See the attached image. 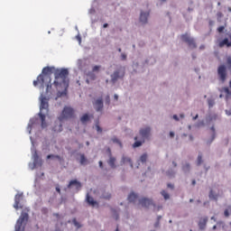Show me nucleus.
<instances>
[{"label": "nucleus", "instance_id": "1", "mask_svg": "<svg viewBox=\"0 0 231 231\" xmlns=\"http://www.w3.org/2000/svg\"><path fill=\"white\" fill-rule=\"evenodd\" d=\"M69 75V71L68 69H54V88L56 89L61 88V89H64V93H66L68 88H69V79H68Z\"/></svg>", "mask_w": 231, "mask_h": 231}, {"label": "nucleus", "instance_id": "2", "mask_svg": "<svg viewBox=\"0 0 231 231\" xmlns=\"http://www.w3.org/2000/svg\"><path fill=\"white\" fill-rule=\"evenodd\" d=\"M55 71L54 67H45L42 69V74L37 77V80L33 81V86L37 87L39 84L44 88V84H51V75Z\"/></svg>", "mask_w": 231, "mask_h": 231}, {"label": "nucleus", "instance_id": "3", "mask_svg": "<svg viewBox=\"0 0 231 231\" xmlns=\"http://www.w3.org/2000/svg\"><path fill=\"white\" fill-rule=\"evenodd\" d=\"M226 65L225 64L219 65L217 69L218 80L219 82H221V84H225V82H226V79L228 77V73L226 72V69L231 71V56L226 58Z\"/></svg>", "mask_w": 231, "mask_h": 231}, {"label": "nucleus", "instance_id": "4", "mask_svg": "<svg viewBox=\"0 0 231 231\" xmlns=\"http://www.w3.org/2000/svg\"><path fill=\"white\" fill-rule=\"evenodd\" d=\"M71 118H75V109L71 106H65L59 116L60 122H64V120H71Z\"/></svg>", "mask_w": 231, "mask_h": 231}, {"label": "nucleus", "instance_id": "5", "mask_svg": "<svg viewBox=\"0 0 231 231\" xmlns=\"http://www.w3.org/2000/svg\"><path fill=\"white\" fill-rule=\"evenodd\" d=\"M180 41L185 42L190 50H196L198 48V44H196V40L190 36L189 33H184L180 35Z\"/></svg>", "mask_w": 231, "mask_h": 231}, {"label": "nucleus", "instance_id": "6", "mask_svg": "<svg viewBox=\"0 0 231 231\" xmlns=\"http://www.w3.org/2000/svg\"><path fill=\"white\" fill-rule=\"evenodd\" d=\"M134 143L133 144L134 149L136 147H142V144L145 142V129H141L139 135L134 137Z\"/></svg>", "mask_w": 231, "mask_h": 231}, {"label": "nucleus", "instance_id": "7", "mask_svg": "<svg viewBox=\"0 0 231 231\" xmlns=\"http://www.w3.org/2000/svg\"><path fill=\"white\" fill-rule=\"evenodd\" d=\"M49 100H50V98L44 97L43 95L41 96V97H40V101H41L40 109H41V111H43V109L48 111V107H50V104L48 103Z\"/></svg>", "mask_w": 231, "mask_h": 231}, {"label": "nucleus", "instance_id": "8", "mask_svg": "<svg viewBox=\"0 0 231 231\" xmlns=\"http://www.w3.org/2000/svg\"><path fill=\"white\" fill-rule=\"evenodd\" d=\"M220 93H226V97H225V100H226V106L230 105V98H231V91L230 88L228 87H224L223 88H219Z\"/></svg>", "mask_w": 231, "mask_h": 231}, {"label": "nucleus", "instance_id": "9", "mask_svg": "<svg viewBox=\"0 0 231 231\" xmlns=\"http://www.w3.org/2000/svg\"><path fill=\"white\" fill-rule=\"evenodd\" d=\"M227 36L228 38H225L218 43L219 48H225V46L231 48V32L227 33Z\"/></svg>", "mask_w": 231, "mask_h": 231}, {"label": "nucleus", "instance_id": "10", "mask_svg": "<svg viewBox=\"0 0 231 231\" xmlns=\"http://www.w3.org/2000/svg\"><path fill=\"white\" fill-rule=\"evenodd\" d=\"M107 152H109V160L107 162L108 165L111 169H116V158L113 157L111 154V148H107Z\"/></svg>", "mask_w": 231, "mask_h": 231}, {"label": "nucleus", "instance_id": "11", "mask_svg": "<svg viewBox=\"0 0 231 231\" xmlns=\"http://www.w3.org/2000/svg\"><path fill=\"white\" fill-rule=\"evenodd\" d=\"M72 187H76V189L80 190V189H82V184L79 180H73L69 181L68 189H71Z\"/></svg>", "mask_w": 231, "mask_h": 231}, {"label": "nucleus", "instance_id": "12", "mask_svg": "<svg viewBox=\"0 0 231 231\" xmlns=\"http://www.w3.org/2000/svg\"><path fill=\"white\" fill-rule=\"evenodd\" d=\"M94 107L96 111H102V109H104V101L102 100V98L95 101Z\"/></svg>", "mask_w": 231, "mask_h": 231}, {"label": "nucleus", "instance_id": "13", "mask_svg": "<svg viewBox=\"0 0 231 231\" xmlns=\"http://www.w3.org/2000/svg\"><path fill=\"white\" fill-rule=\"evenodd\" d=\"M21 199H23V194H16L14 197V208L19 210V205L21 204Z\"/></svg>", "mask_w": 231, "mask_h": 231}, {"label": "nucleus", "instance_id": "14", "mask_svg": "<svg viewBox=\"0 0 231 231\" xmlns=\"http://www.w3.org/2000/svg\"><path fill=\"white\" fill-rule=\"evenodd\" d=\"M216 120H217V114H209L208 116H206V124H208V125H210V123L216 122Z\"/></svg>", "mask_w": 231, "mask_h": 231}, {"label": "nucleus", "instance_id": "15", "mask_svg": "<svg viewBox=\"0 0 231 231\" xmlns=\"http://www.w3.org/2000/svg\"><path fill=\"white\" fill-rule=\"evenodd\" d=\"M34 166L42 165V160L39 158V153L35 151L32 154Z\"/></svg>", "mask_w": 231, "mask_h": 231}, {"label": "nucleus", "instance_id": "16", "mask_svg": "<svg viewBox=\"0 0 231 231\" xmlns=\"http://www.w3.org/2000/svg\"><path fill=\"white\" fill-rule=\"evenodd\" d=\"M87 202L91 207H98V202L93 199V197L89 196V193L87 194Z\"/></svg>", "mask_w": 231, "mask_h": 231}, {"label": "nucleus", "instance_id": "17", "mask_svg": "<svg viewBox=\"0 0 231 231\" xmlns=\"http://www.w3.org/2000/svg\"><path fill=\"white\" fill-rule=\"evenodd\" d=\"M181 165V169L184 174H189L191 169L190 162H182Z\"/></svg>", "mask_w": 231, "mask_h": 231}, {"label": "nucleus", "instance_id": "18", "mask_svg": "<svg viewBox=\"0 0 231 231\" xmlns=\"http://www.w3.org/2000/svg\"><path fill=\"white\" fill-rule=\"evenodd\" d=\"M208 221V217H204L203 219H200L199 222V230H205L207 228V223Z\"/></svg>", "mask_w": 231, "mask_h": 231}, {"label": "nucleus", "instance_id": "19", "mask_svg": "<svg viewBox=\"0 0 231 231\" xmlns=\"http://www.w3.org/2000/svg\"><path fill=\"white\" fill-rule=\"evenodd\" d=\"M125 163H129L130 167L133 169V161H131V158L123 156L121 160V165H125Z\"/></svg>", "mask_w": 231, "mask_h": 231}, {"label": "nucleus", "instance_id": "20", "mask_svg": "<svg viewBox=\"0 0 231 231\" xmlns=\"http://www.w3.org/2000/svg\"><path fill=\"white\" fill-rule=\"evenodd\" d=\"M128 201L130 203H136V201H138V195L134 192L130 193L128 196Z\"/></svg>", "mask_w": 231, "mask_h": 231}, {"label": "nucleus", "instance_id": "21", "mask_svg": "<svg viewBox=\"0 0 231 231\" xmlns=\"http://www.w3.org/2000/svg\"><path fill=\"white\" fill-rule=\"evenodd\" d=\"M120 79V72L118 70H116L112 75H111V81L113 83L116 82Z\"/></svg>", "mask_w": 231, "mask_h": 231}, {"label": "nucleus", "instance_id": "22", "mask_svg": "<svg viewBox=\"0 0 231 231\" xmlns=\"http://www.w3.org/2000/svg\"><path fill=\"white\" fill-rule=\"evenodd\" d=\"M151 127L150 126H146L145 127V140L146 142L151 141Z\"/></svg>", "mask_w": 231, "mask_h": 231}, {"label": "nucleus", "instance_id": "23", "mask_svg": "<svg viewBox=\"0 0 231 231\" xmlns=\"http://www.w3.org/2000/svg\"><path fill=\"white\" fill-rule=\"evenodd\" d=\"M208 198H209V199H212L213 201H217V198H219V196L217 194L214 193L213 189H210Z\"/></svg>", "mask_w": 231, "mask_h": 231}, {"label": "nucleus", "instance_id": "24", "mask_svg": "<svg viewBox=\"0 0 231 231\" xmlns=\"http://www.w3.org/2000/svg\"><path fill=\"white\" fill-rule=\"evenodd\" d=\"M176 170L170 168L167 171L166 174L169 176V178H175L176 177Z\"/></svg>", "mask_w": 231, "mask_h": 231}, {"label": "nucleus", "instance_id": "25", "mask_svg": "<svg viewBox=\"0 0 231 231\" xmlns=\"http://www.w3.org/2000/svg\"><path fill=\"white\" fill-rule=\"evenodd\" d=\"M91 116H89V115L88 114H84L81 117H80V122H82L83 124H86L87 122H89Z\"/></svg>", "mask_w": 231, "mask_h": 231}, {"label": "nucleus", "instance_id": "26", "mask_svg": "<svg viewBox=\"0 0 231 231\" xmlns=\"http://www.w3.org/2000/svg\"><path fill=\"white\" fill-rule=\"evenodd\" d=\"M145 206L153 207V208H156V204L152 199H149L147 198H145Z\"/></svg>", "mask_w": 231, "mask_h": 231}, {"label": "nucleus", "instance_id": "27", "mask_svg": "<svg viewBox=\"0 0 231 231\" xmlns=\"http://www.w3.org/2000/svg\"><path fill=\"white\" fill-rule=\"evenodd\" d=\"M54 133H60L62 132V124H58L53 126Z\"/></svg>", "mask_w": 231, "mask_h": 231}, {"label": "nucleus", "instance_id": "28", "mask_svg": "<svg viewBox=\"0 0 231 231\" xmlns=\"http://www.w3.org/2000/svg\"><path fill=\"white\" fill-rule=\"evenodd\" d=\"M201 163H203V154L199 152L197 158V167H199Z\"/></svg>", "mask_w": 231, "mask_h": 231}, {"label": "nucleus", "instance_id": "29", "mask_svg": "<svg viewBox=\"0 0 231 231\" xmlns=\"http://www.w3.org/2000/svg\"><path fill=\"white\" fill-rule=\"evenodd\" d=\"M40 118L42 120V127H46V116L42 113H40Z\"/></svg>", "mask_w": 231, "mask_h": 231}, {"label": "nucleus", "instance_id": "30", "mask_svg": "<svg viewBox=\"0 0 231 231\" xmlns=\"http://www.w3.org/2000/svg\"><path fill=\"white\" fill-rule=\"evenodd\" d=\"M208 106L209 109H212L216 106V101L212 98H208Z\"/></svg>", "mask_w": 231, "mask_h": 231}, {"label": "nucleus", "instance_id": "31", "mask_svg": "<svg viewBox=\"0 0 231 231\" xmlns=\"http://www.w3.org/2000/svg\"><path fill=\"white\" fill-rule=\"evenodd\" d=\"M87 76L88 77L89 80H97V75L93 71L88 72Z\"/></svg>", "mask_w": 231, "mask_h": 231}, {"label": "nucleus", "instance_id": "32", "mask_svg": "<svg viewBox=\"0 0 231 231\" xmlns=\"http://www.w3.org/2000/svg\"><path fill=\"white\" fill-rule=\"evenodd\" d=\"M146 64L152 66V64H156V58L151 57L149 60H145Z\"/></svg>", "mask_w": 231, "mask_h": 231}, {"label": "nucleus", "instance_id": "33", "mask_svg": "<svg viewBox=\"0 0 231 231\" xmlns=\"http://www.w3.org/2000/svg\"><path fill=\"white\" fill-rule=\"evenodd\" d=\"M161 195L163 197L165 200L171 199V195H169V193H167V191L165 190H162Z\"/></svg>", "mask_w": 231, "mask_h": 231}, {"label": "nucleus", "instance_id": "34", "mask_svg": "<svg viewBox=\"0 0 231 231\" xmlns=\"http://www.w3.org/2000/svg\"><path fill=\"white\" fill-rule=\"evenodd\" d=\"M87 162H88V159H86V155L80 154L79 163H81V165H86Z\"/></svg>", "mask_w": 231, "mask_h": 231}, {"label": "nucleus", "instance_id": "35", "mask_svg": "<svg viewBox=\"0 0 231 231\" xmlns=\"http://www.w3.org/2000/svg\"><path fill=\"white\" fill-rule=\"evenodd\" d=\"M209 129L212 132L211 136H213V140H216V126L213 125Z\"/></svg>", "mask_w": 231, "mask_h": 231}, {"label": "nucleus", "instance_id": "36", "mask_svg": "<svg viewBox=\"0 0 231 231\" xmlns=\"http://www.w3.org/2000/svg\"><path fill=\"white\" fill-rule=\"evenodd\" d=\"M112 142H113L114 143H118V145H120V147H122V142H120V140H118V138L113 137V138H112Z\"/></svg>", "mask_w": 231, "mask_h": 231}, {"label": "nucleus", "instance_id": "37", "mask_svg": "<svg viewBox=\"0 0 231 231\" xmlns=\"http://www.w3.org/2000/svg\"><path fill=\"white\" fill-rule=\"evenodd\" d=\"M140 22L141 23H145V13L143 11L141 12Z\"/></svg>", "mask_w": 231, "mask_h": 231}, {"label": "nucleus", "instance_id": "38", "mask_svg": "<svg viewBox=\"0 0 231 231\" xmlns=\"http://www.w3.org/2000/svg\"><path fill=\"white\" fill-rule=\"evenodd\" d=\"M205 126V121L202 120V121H199L196 124V127H203Z\"/></svg>", "mask_w": 231, "mask_h": 231}, {"label": "nucleus", "instance_id": "39", "mask_svg": "<svg viewBox=\"0 0 231 231\" xmlns=\"http://www.w3.org/2000/svg\"><path fill=\"white\" fill-rule=\"evenodd\" d=\"M223 15H224V14H223V13H221V12L217 13V19L218 23H220V21H221Z\"/></svg>", "mask_w": 231, "mask_h": 231}, {"label": "nucleus", "instance_id": "40", "mask_svg": "<svg viewBox=\"0 0 231 231\" xmlns=\"http://www.w3.org/2000/svg\"><path fill=\"white\" fill-rule=\"evenodd\" d=\"M105 104H106L107 106H109V104H111V97H109V95H107L105 98Z\"/></svg>", "mask_w": 231, "mask_h": 231}, {"label": "nucleus", "instance_id": "41", "mask_svg": "<svg viewBox=\"0 0 231 231\" xmlns=\"http://www.w3.org/2000/svg\"><path fill=\"white\" fill-rule=\"evenodd\" d=\"M97 71H100V65H96L92 69V72L95 73Z\"/></svg>", "mask_w": 231, "mask_h": 231}, {"label": "nucleus", "instance_id": "42", "mask_svg": "<svg viewBox=\"0 0 231 231\" xmlns=\"http://www.w3.org/2000/svg\"><path fill=\"white\" fill-rule=\"evenodd\" d=\"M217 225V226H221L223 230H225V227L226 226L223 221H218Z\"/></svg>", "mask_w": 231, "mask_h": 231}, {"label": "nucleus", "instance_id": "43", "mask_svg": "<svg viewBox=\"0 0 231 231\" xmlns=\"http://www.w3.org/2000/svg\"><path fill=\"white\" fill-rule=\"evenodd\" d=\"M72 223L75 225V226H77V228H80V224L77 221V218H74L72 220Z\"/></svg>", "mask_w": 231, "mask_h": 231}, {"label": "nucleus", "instance_id": "44", "mask_svg": "<svg viewBox=\"0 0 231 231\" xmlns=\"http://www.w3.org/2000/svg\"><path fill=\"white\" fill-rule=\"evenodd\" d=\"M217 30L218 33H223V32H225V26L221 25Z\"/></svg>", "mask_w": 231, "mask_h": 231}, {"label": "nucleus", "instance_id": "45", "mask_svg": "<svg viewBox=\"0 0 231 231\" xmlns=\"http://www.w3.org/2000/svg\"><path fill=\"white\" fill-rule=\"evenodd\" d=\"M139 162H141V163H144V162H145V153H143V154L141 156Z\"/></svg>", "mask_w": 231, "mask_h": 231}, {"label": "nucleus", "instance_id": "46", "mask_svg": "<svg viewBox=\"0 0 231 231\" xmlns=\"http://www.w3.org/2000/svg\"><path fill=\"white\" fill-rule=\"evenodd\" d=\"M121 60H127V54L126 53H122L121 54Z\"/></svg>", "mask_w": 231, "mask_h": 231}, {"label": "nucleus", "instance_id": "47", "mask_svg": "<svg viewBox=\"0 0 231 231\" xmlns=\"http://www.w3.org/2000/svg\"><path fill=\"white\" fill-rule=\"evenodd\" d=\"M216 139H213V135H211V138L207 141V145H210L212 142H214Z\"/></svg>", "mask_w": 231, "mask_h": 231}, {"label": "nucleus", "instance_id": "48", "mask_svg": "<svg viewBox=\"0 0 231 231\" xmlns=\"http://www.w3.org/2000/svg\"><path fill=\"white\" fill-rule=\"evenodd\" d=\"M153 226H154V228H160V226H161L160 221L156 220Z\"/></svg>", "mask_w": 231, "mask_h": 231}, {"label": "nucleus", "instance_id": "49", "mask_svg": "<svg viewBox=\"0 0 231 231\" xmlns=\"http://www.w3.org/2000/svg\"><path fill=\"white\" fill-rule=\"evenodd\" d=\"M224 216H225L226 217H230V212L228 211V209H225V211H224Z\"/></svg>", "mask_w": 231, "mask_h": 231}, {"label": "nucleus", "instance_id": "50", "mask_svg": "<svg viewBox=\"0 0 231 231\" xmlns=\"http://www.w3.org/2000/svg\"><path fill=\"white\" fill-rule=\"evenodd\" d=\"M102 198L104 199H111V194L103 195Z\"/></svg>", "mask_w": 231, "mask_h": 231}, {"label": "nucleus", "instance_id": "51", "mask_svg": "<svg viewBox=\"0 0 231 231\" xmlns=\"http://www.w3.org/2000/svg\"><path fill=\"white\" fill-rule=\"evenodd\" d=\"M167 187H168V189H171V190H174V184H172V183H168V184H167Z\"/></svg>", "mask_w": 231, "mask_h": 231}, {"label": "nucleus", "instance_id": "52", "mask_svg": "<svg viewBox=\"0 0 231 231\" xmlns=\"http://www.w3.org/2000/svg\"><path fill=\"white\" fill-rule=\"evenodd\" d=\"M96 129H97V133H102V128L100 127V125H96Z\"/></svg>", "mask_w": 231, "mask_h": 231}, {"label": "nucleus", "instance_id": "53", "mask_svg": "<svg viewBox=\"0 0 231 231\" xmlns=\"http://www.w3.org/2000/svg\"><path fill=\"white\" fill-rule=\"evenodd\" d=\"M173 120H175V122H180V117L178 115H173Z\"/></svg>", "mask_w": 231, "mask_h": 231}, {"label": "nucleus", "instance_id": "54", "mask_svg": "<svg viewBox=\"0 0 231 231\" xmlns=\"http://www.w3.org/2000/svg\"><path fill=\"white\" fill-rule=\"evenodd\" d=\"M204 169L206 172H208V171L210 170V166H207V164H204Z\"/></svg>", "mask_w": 231, "mask_h": 231}, {"label": "nucleus", "instance_id": "55", "mask_svg": "<svg viewBox=\"0 0 231 231\" xmlns=\"http://www.w3.org/2000/svg\"><path fill=\"white\" fill-rule=\"evenodd\" d=\"M139 203L143 206V203H145V198H143L141 200H139Z\"/></svg>", "mask_w": 231, "mask_h": 231}, {"label": "nucleus", "instance_id": "56", "mask_svg": "<svg viewBox=\"0 0 231 231\" xmlns=\"http://www.w3.org/2000/svg\"><path fill=\"white\" fill-rule=\"evenodd\" d=\"M174 136H175L174 132H170V138H174Z\"/></svg>", "mask_w": 231, "mask_h": 231}, {"label": "nucleus", "instance_id": "57", "mask_svg": "<svg viewBox=\"0 0 231 231\" xmlns=\"http://www.w3.org/2000/svg\"><path fill=\"white\" fill-rule=\"evenodd\" d=\"M54 158H56L60 162H61V160H62V158L60 156H59V155H54Z\"/></svg>", "mask_w": 231, "mask_h": 231}, {"label": "nucleus", "instance_id": "58", "mask_svg": "<svg viewBox=\"0 0 231 231\" xmlns=\"http://www.w3.org/2000/svg\"><path fill=\"white\" fill-rule=\"evenodd\" d=\"M162 215L157 216L156 221H162Z\"/></svg>", "mask_w": 231, "mask_h": 231}, {"label": "nucleus", "instance_id": "59", "mask_svg": "<svg viewBox=\"0 0 231 231\" xmlns=\"http://www.w3.org/2000/svg\"><path fill=\"white\" fill-rule=\"evenodd\" d=\"M191 57H192V59H193V60H196V59H197L196 53H192V54H191Z\"/></svg>", "mask_w": 231, "mask_h": 231}, {"label": "nucleus", "instance_id": "60", "mask_svg": "<svg viewBox=\"0 0 231 231\" xmlns=\"http://www.w3.org/2000/svg\"><path fill=\"white\" fill-rule=\"evenodd\" d=\"M56 192H58L59 194H60V188H59V186L56 187Z\"/></svg>", "mask_w": 231, "mask_h": 231}, {"label": "nucleus", "instance_id": "61", "mask_svg": "<svg viewBox=\"0 0 231 231\" xmlns=\"http://www.w3.org/2000/svg\"><path fill=\"white\" fill-rule=\"evenodd\" d=\"M145 17H146V18H145V23H147V17H149V12H146V13H145Z\"/></svg>", "mask_w": 231, "mask_h": 231}, {"label": "nucleus", "instance_id": "62", "mask_svg": "<svg viewBox=\"0 0 231 231\" xmlns=\"http://www.w3.org/2000/svg\"><path fill=\"white\" fill-rule=\"evenodd\" d=\"M188 12H194V8H192V7H188Z\"/></svg>", "mask_w": 231, "mask_h": 231}, {"label": "nucleus", "instance_id": "63", "mask_svg": "<svg viewBox=\"0 0 231 231\" xmlns=\"http://www.w3.org/2000/svg\"><path fill=\"white\" fill-rule=\"evenodd\" d=\"M199 50H205V45L204 44L200 45Z\"/></svg>", "mask_w": 231, "mask_h": 231}, {"label": "nucleus", "instance_id": "64", "mask_svg": "<svg viewBox=\"0 0 231 231\" xmlns=\"http://www.w3.org/2000/svg\"><path fill=\"white\" fill-rule=\"evenodd\" d=\"M114 99H115V100H118V95L116 94V95L114 96Z\"/></svg>", "mask_w": 231, "mask_h": 231}]
</instances>
